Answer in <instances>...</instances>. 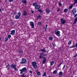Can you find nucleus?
<instances>
[{"mask_svg":"<svg viewBox=\"0 0 77 77\" xmlns=\"http://www.w3.org/2000/svg\"><path fill=\"white\" fill-rule=\"evenodd\" d=\"M27 61L26 59L23 58H22V61L20 62V63L21 65L25 64L27 63Z\"/></svg>","mask_w":77,"mask_h":77,"instance_id":"nucleus-1","label":"nucleus"},{"mask_svg":"<svg viewBox=\"0 0 77 77\" xmlns=\"http://www.w3.org/2000/svg\"><path fill=\"white\" fill-rule=\"evenodd\" d=\"M20 72V73L21 74H22L24 72H27V69L26 68V67H24L22 69H20L19 70Z\"/></svg>","mask_w":77,"mask_h":77,"instance_id":"nucleus-2","label":"nucleus"},{"mask_svg":"<svg viewBox=\"0 0 77 77\" xmlns=\"http://www.w3.org/2000/svg\"><path fill=\"white\" fill-rule=\"evenodd\" d=\"M32 66L34 68H36L38 66H37V63L35 61H33L32 63Z\"/></svg>","mask_w":77,"mask_h":77,"instance_id":"nucleus-3","label":"nucleus"},{"mask_svg":"<svg viewBox=\"0 0 77 77\" xmlns=\"http://www.w3.org/2000/svg\"><path fill=\"white\" fill-rule=\"evenodd\" d=\"M21 14L20 12H18V13L17 14V15L15 16V19H19V18H20V17L21 15Z\"/></svg>","mask_w":77,"mask_h":77,"instance_id":"nucleus-4","label":"nucleus"},{"mask_svg":"<svg viewBox=\"0 0 77 77\" xmlns=\"http://www.w3.org/2000/svg\"><path fill=\"white\" fill-rule=\"evenodd\" d=\"M46 54H44L43 53H41L40 54L39 58L40 59H42L44 58V56H45Z\"/></svg>","mask_w":77,"mask_h":77,"instance_id":"nucleus-5","label":"nucleus"},{"mask_svg":"<svg viewBox=\"0 0 77 77\" xmlns=\"http://www.w3.org/2000/svg\"><path fill=\"white\" fill-rule=\"evenodd\" d=\"M60 22L62 24H64L66 23V20L63 18L61 19Z\"/></svg>","mask_w":77,"mask_h":77,"instance_id":"nucleus-6","label":"nucleus"},{"mask_svg":"<svg viewBox=\"0 0 77 77\" xmlns=\"http://www.w3.org/2000/svg\"><path fill=\"white\" fill-rule=\"evenodd\" d=\"M29 23L30 24V26H31V28L33 29L35 27V26L34 25V23L33 22H30Z\"/></svg>","mask_w":77,"mask_h":77,"instance_id":"nucleus-7","label":"nucleus"},{"mask_svg":"<svg viewBox=\"0 0 77 77\" xmlns=\"http://www.w3.org/2000/svg\"><path fill=\"white\" fill-rule=\"evenodd\" d=\"M60 31H57L55 33V35H56L57 36H60Z\"/></svg>","mask_w":77,"mask_h":77,"instance_id":"nucleus-8","label":"nucleus"},{"mask_svg":"<svg viewBox=\"0 0 77 77\" xmlns=\"http://www.w3.org/2000/svg\"><path fill=\"white\" fill-rule=\"evenodd\" d=\"M22 14L23 16H26L27 15V12L26 11H23Z\"/></svg>","mask_w":77,"mask_h":77,"instance_id":"nucleus-9","label":"nucleus"},{"mask_svg":"<svg viewBox=\"0 0 77 77\" xmlns=\"http://www.w3.org/2000/svg\"><path fill=\"white\" fill-rule=\"evenodd\" d=\"M11 32L10 33L11 35H14V34L15 33V30H13L11 31Z\"/></svg>","mask_w":77,"mask_h":77,"instance_id":"nucleus-10","label":"nucleus"},{"mask_svg":"<svg viewBox=\"0 0 77 77\" xmlns=\"http://www.w3.org/2000/svg\"><path fill=\"white\" fill-rule=\"evenodd\" d=\"M46 63V57H43V61L42 63V64H44V63Z\"/></svg>","mask_w":77,"mask_h":77,"instance_id":"nucleus-11","label":"nucleus"},{"mask_svg":"<svg viewBox=\"0 0 77 77\" xmlns=\"http://www.w3.org/2000/svg\"><path fill=\"white\" fill-rule=\"evenodd\" d=\"M35 8L36 9H39L40 8V5H37L35 7Z\"/></svg>","mask_w":77,"mask_h":77,"instance_id":"nucleus-12","label":"nucleus"},{"mask_svg":"<svg viewBox=\"0 0 77 77\" xmlns=\"http://www.w3.org/2000/svg\"><path fill=\"white\" fill-rule=\"evenodd\" d=\"M77 17L75 18V19L74 20V21L73 22V24H76V23H77Z\"/></svg>","mask_w":77,"mask_h":77,"instance_id":"nucleus-13","label":"nucleus"},{"mask_svg":"<svg viewBox=\"0 0 77 77\" xmlns=\"http://www.w3.org/2000/svg\"><path fill=\"white\" fill-rule=\"evenodd\" d=\"M72 14L73 15H75V14L76 13V11L75 10H72Z\"/></svg>","mask_w":77,"mask_h":77,"instance_id":"nucleus-14","label":"nucleus"},{"mask_svg":"<svg viewBox=\"0 0 77 77\" xmlns=\"http://www.w3.org/2000/svg\"><path fill=\"white\" fill-rule=\"evenodd\" d=\"M40 51H42V52H45V53H46V51L45 49H40Z\"/></svg>","mask_w":77,"mask_h":77,"instance_id":"nucleus-15","label":"nucleus"},{"mask_svg":"<svg viewBox=\"0 0 77 77\" xmlns=\"http://www.w3.org/2000/svg\"><path fill=\"white\" fill-rule=\"evenodd\" d=\"M25 74H26V72L23 73V74L21 75L22 76L21 77H27L26 75H25Z\"/></svg>","mask_w":77,"mask_h":77,"instance_id":"nucleus-16","label":"nucleus"},{"mask_svg":"<svg viewBox=\"0 0 77 77\" xmlns=\"http://www.w3.org/2000/svg\"><path fill=\"white\" fill-rule=\"evenodd\" d=\"M13 69L16 71H18V69L16 68V65H14V68Z\"/></svg>","mask_w":77,"mask_h":77,"instance_id":"nucleus-17","label":"nucleus"},{"mask_svg":"<svg viewBox=\"0 0 77 77\" xmlns=\"http://www.w3.org/2000/svg\"><path fill=\"white\" fill-rule=\"evenodd\" d=\"M22 2L23 3H24V4H26L27 2L26 0H22Z\"/></svg>","mask_w":77,"mask_h":77,"instance_id":"nucleus-18","label":"nucleus"},{"mask_svg":"<svg viewBox=\"0 0 77 77\" xmlns=\"http://www.w3.org/2000/svg\"><path fill=\"white\" fill-rule=\"evenodd\" d=\"M8 37H6L5 38V42H7L8 41Z\"/></svg>","mask_w":77,"mask_h":77,"instance_id":"nucleus-19","label":"nucleus"},{"mask_svg":"<svg viewBox=\"0 0 77 77\" xmlns=\"http://www.w3.org/2000/svg\"><path fill=\"white\" fill-rule=\"evenodd\" d=\"M58 75H63V73L62 72L60 71L59 72Z\"/></svg>","mask_w":77,"mask_h":77,"instance_id":"nucleus-20","label":"nucleus"},{"mask_svg":"<svg viewBox=\"0 0 77 77\" xmlns=\"http://www.w3.org/2000/svg\"><path fill=\"white\" fill-rule=\"evenodd\" d=\"M37 3H33L32 5L33 6H35V7H36V6H37L38 5H37Z\"/></svg>","mask_w":77,"mask_h":77,"instance_id":"nucleus-21","label":"nucleus"},{"mask_svg":"<svg viewBox=\"0 0 77 77\" xmlns=\"http://www.w3.org/2000/svg\"><path fill=\"white\" fill-rule=\"evenodd\" d=\"M46 12L47 14H49V13L50 12V10H46Z\"/></svg>","mask_w":77,"mask_h":77,"instance_id":"nucleus-22","label":"nucleus"},{"mask_svg":"<svg viewBox=\"0 0 77 77\" xmlns=\"http://www.w3.org/2000/svg\"><path fill=\"white\" fill-rule=\"evenodd\" d=\"M14 65H14V64H13L11 65V68H14Z\"/></svg>","mask_w":77,"mask_h":77,"instance_id":"nucleus-23","label":"nucleus"},{"mask_svg":"<svg viewBox=\"0 0 77 77\" xmlns=\"http://www.w3.org/2000/svg\"><path fill=\"white\" fill-rule=\"evenodd\" d=\"M54 61H52L51 62V65H53V64H54Z\"/></svg>","mask_w":77,"mask_h":77,"instance_id":"nucleus-24","label":"nucleus"},{"mask_svg":"<svg viewBox=\"0 0 77 77\" xmlns=\"http://www.w3.org/2000/svg\"><path fill=\"white\" fill-rule=\"evenodd\" d=\"M53 38L52 37H50L49 38V39L50 40V41H52Z\"/></svg>","mask_w":77,"mask_h":77,"instance_id":"nucleus-25","label":"nucleus"},{"mask_svg":"<svg viewBox=\"0 0 77 77\" xmlns=\"http://www.w3.org/2000/svg\"><path fill=\"white\" fill-rule=\"evenodd\" d=\"M41 15L39 14L38 16V17H37V19L38 20L39 19V18H41Z\"/></svg>","mask_w":77,"mask_h":77,"instance_id":"nucleus-26","label":"nucleus"},{"mask_svg":"<svg viewBox=\"0 0 77 77\" xmlns=\"http://www.w3.org/2000/svg\"><path fill=\"white\" fill-rule=\"evenodd\" d=\"M72 42V41L70 40L69 41L68 43V44L69 45H70V44H71V42Z\"/></svg>","mask_w":77,"mask_h":77,"instance_id":"nucleus-27","label":"nucleus"},{"mask_svg":"<svg viewBox=\"0 0 77 77\" xmlns=\"http://www.w3.org/2000/svg\"><path fill=\"white\" fill-rule=\"evenodd\" d=\"M56 72H57V70H55L53 72V73L54 74H56Z\"/></svg>","mask_w":77,"mask_h":77,"instance_id":"nucleus-28","label":"nucleus"},{"mask_svg":"<svg viewBox=\"0 0 77 77\" xmlns=\"http://www.w3.org/2000/svg\"><path fill=\"white\" fill-rule=\"evenodd\" d=\"M38 11L40 12L41 14H42V10H38Z\"/></svg>","mask_w":77,"mask_h":77,"instance_id":"nucleus-29","label":"nucleus"},{"mask_svg":"<svg viewBox=\"0 0 77 77\" xmlns=\"http://www.w3.org/2000/svg\"><path fill=\"white\" fill-rule=\"evenodd\" d=\"M59 50V51H61V52H62V51H63V49H62V48H60Z\"/></svg>","mask_w":77,"mask_h":77,"instance_id":"nucleus-30","label":"nucleus"},{"mask_svg":"<svg viewBox=\"0 0 77 77\" xmlns=\"http://www.w3.org/2000/svg\"><path fill=\"white\" fill-rule=\"evenodd\" d=\"M37 75L38 76H39L40 75H41V73L40 72H38L37 73Z\"/></svg>","mask_w":77,"mask_h":77,"instance_id":"nucleus-31","label":"nucleus"},{"mask_svg":"<svg viewBox=\"0 0 77 77\" xmlns=\"http://www.w3.org/2000/svg\"><path fill=\"white\" fill-rule=\"evenodd\" d=\"M41 24H42V23H41V22H38V25H41Z\"/></svg>","mask_w":77,"mask_h":77,"instance_id":"nucleus-32","label":"nucleus"},{"mask_svg":"<svg viewBox=\"0 0 77 77\" xmlns=\"http://www.w3.org/2000/svg\"><path fill=\"white\" fill-rule=\"evenodd\" d=\"M77 56V54H76L75 56H73V58H74V59H75V57H76Z\"/></svg>","mask_w":77,"mask_h":77,"instance_id":"nucleus-33","label":"nucleus"},{"mask_svg":"<svg viewBox=\"0 0 77 77\" xmlns=\"http://www.w3.org/2000/svg\"><path fill=\"white\" fill-rule=\"evenodd\" d=\"M73 6V5H71L69 7V9H71Z\"/></svg>","mask_w":77,"mask_h":77,"instance_id":"nucleus-34","label":"nucleus"},{"mask_svg":"<svg viewBox=\"0 0 77 77\" xmlns=\"http://www.w3.org/2000/svg\"><path fill=\"white\" fill-rule=\"evenodd\" d=\"M46 72H45L44 73V74H43V77H44L45 76H46Z\"/></svg>","mask_w":77,"mask_h":77,"instance_id":"nucleus-35","label":"nucleus"},{"mask_svg":"<svg viewBox=\"0 0 77 77\" xmlns=\"http://www.w3.org/2000/svg\"><path fill=\"white\" fill-rule=\"evenodd\" d=\"M8 38H11V35H8Z\"/></svg>","mask_w":77,"mask_h":77,"instance_id":"nucleus-36","label":"nucleus"},{"mask_svg":"<svg viewBox=\"0 0 77 77\" xmlns=\"http://www.w3.org/2000/svg\"><path fill=\"white\" fill-rule=\"evenodd\" d=\"M74 47H75V46L74 45H73L72 46L70 47V48H74Z\"/></svg>","mask_w":77,"mask_h":77,"instance_id":"nucleus-37","label":"nucleus"},{"mask_svg":"<svg viewBox=\"0 0 77 77\" xmlns=\"http://www.w3.org/2000/svg\"><path fill=\"white\" fill-rule=\"evenodd\" d=\"M58 5L59 6H62V4L60 2L59 3Z\"/></svg>","mask_w":77,"mask_h":77,"instance_id":"nucleus-38","label":"nucleus"},{"mask_svg":"<svg viewBox=\"0 0 77 77\" xmlns=\"http://www.w3.org/2000/svg\"><path fill=\"white\" fill-rule=\"evenodd\" d=\"M62 64V62H61V63L59 64V65L58 66V67L59 68V66L61 65Z\"/></svg>","mask_w":77,"mask_h":77,"instance_id":"nucleus-39","label":"nucleus"},{"mask_svg":"<svg viewBox=\"0 0 77 77\" xmlns=\"http://www.w3.org/2000/svg\"><path fill=\"white\" fill-rule=\"evenodd\" d=\"M14 0H8V2H14Z\"/></svg>","mask_w":77,"mask_h":77,"instance_id":"nucleus-40","label":"nucleus"},{"mask_svg":"<svg viewBox=\"0 0 77 77\" xmlns=\"http://www.w3.org/2000/svg\"><path fill=\"white\" fill-rule=\"evenodd\" d=\"M75 16H74V18H75V17H77V14H74Z\"/></svg>","mask_w":77,"mask_h":77,"instance_id":"nucleus-41","label":"nucleus"},{"mask_svg":"<svg viewBox=\"0 0 77 77\" xmlns=\"http://www.w3.org/2000/svg\"><path fill=\"white\" fill-rule=\"evenodd\" d=\"M52 45H53V46H54V47H55V46H56V44H55V43L52 44Z\"/></svg>","mask_w":77,"mask_h":77,"instance_id":"nucleus-42","label":"nucleus"},{"mask_svg":"<svg viewBox=\"0 0 77 77\" xmlns=\"http://www.w3.org/2000/svg\"><path fill=\"white\" fill-rule=\"evenodd\" d=\"M19 53H23V51H20Z\"/></svg>","mask_w":77,"mask_h":77,"instance_id":"nucleus-43","label":"nucleus"},{"mask_svg":"<svg viewBox=\"0 0 77 77\" xmlns=\"http://www.w3.org/2000/svg\"><path fill=\"white\" fill-rule=\"evenodd\" d=\"M68 11V10H64V12H66Z\"/></svg>","mask_w":77,"mask_h":77,"instance_id":"nucleus-44","label":"nucleus"},{"mask_svg":"<svg viewBox=\"0 0 77 77\" xmlns=\"http://www.w3.org/2000/svg\"><path fill=\"white\" fill-rule=\"evenodd\" d=\"M65 65H64L63 67V69H65Z\"/></svg>","mask_w":77,"mask_h":77,"instance_id":"nucleus-45","label":"nucleus"},{"mask_svg":"<svg viewBox=\"0 0 77 77\" xmlns=\"http://www.w3.org/2000/svg\"><path fill=\"white\" fill-rule=\"evenodd\" d=\"M8 66H9V64H8V65L6 66V68L8 67Z\"/></svg>","mask_w":77,"mask_h":77,"instance_id":"nucleus-46","label":"nucleus"},{"mask_svg":"<svg viewBox=\"0 0 77 77\" xmlns=\"http://www.w3.org/2000/svg\"><path fill=\"white\" fill-rule=\"evenodd\" d=\"M74 46L75 47H77V43H76V44Z\"/></svg>","mask_w":77,"mask_h":77,"instance_id":"nucleus-47","label":"nucleus"},{"mask_svg":"<svg viewBox=\"0 0 77 77\" xmlns=\"http://www.w3.org/2000/svg\"><path fill=\"white\" fill-rule=\"evenodd\" d=\"M7 68H8V70H10V68L9 67H8Z\"/></svg>","mask_w":77,"mask_h":77,"instance_id":"nucleus-48","label":"nucleus"},{"mask_svg":"<svg viewBox=\"0 0 77 77\" xmlns=\"http://www.w3.org/2000/svg\"><path fill=\"white\" fill-rule=\"evenodd\" d=\"M74 2L77 3V0H74Z\"/></svg>","mask_w":77,"mask_h":77,"instance_id":"nucleus-49","label":"nucleus"},{"mask_svg":"<svg viewBox=\"0 0 77 77\" xmlns=\"http://www.w3.org/2000/svg\"><path fill=\"white\" fill-rule=\"evenodd\" d=\"M31 12H32V14H34V11H32V10H31Z\"/></svg>","mask_w":77,"mask_h":77,"instance_id":"nucleus-50","label":"nucleus"},{"mask_svg":"<svg viewBox=\"0 0 77 77\" xmlns=\"http://www.w3.org/2000/svg\"><path fill=\"white\" fill-rule=\"evenodd\" d=\"M29 73H31V74H32V71H29Z\"/></svg>","mask_w":77,"mask_h":77,"instance_id":"nucleus-51","label":"nucleus"},{"mask_svg":"<svg viewBox=\"0 0 77 77\" xmlns=\"http://www.w3.org/2000/svg\"><path fill=\"white\" fill-rule=\"evenodd\" d=\"M45 31H47V27H45Z\"/></svg>","mask_w":77,"mask_h":77,"instance_id":"nucleus-52","label":"nucleus"},{"mask_svg":"<svg viewBox=\"0 0 77 77\" xmlns=\"http://www.w3.org/2000/svg\"><path fill=\"white\" fill-rule=\"evenodd\" d=\"M16 13H17V12L16 11H15V12H14V15H15V14H16Z\"/></svg>","mask_w":77,"mask_h":77,"instance_id":"nucleus-53","label":"nucleus"},{"mask_svg":"<svg viewBox=\"0 0 77 77\" xmlns=\"http://www.w3.org/2000/svg\"><path fill=\"white\" fill-rule=\"evenodd\" d=\"M45 77H52L51 76V75H49L48 77H47V76H46Z\"/></svg>","mask_w":77,"mask_h":77,"instance_id":"nucleus-54","label":"nucleus"},{"mask_svg":"<svg viewBox=\"0 0 77 77\" xmlns=\"http://www.w3.org/2000/svg\"><path fill=\"white\" fill-rule=\"evenodd\" d=\"M76 3H76V2H74V3H73V5H75V4Z\"/></svg>","mask_w":77,"mask_h":77,"instance_id":"nucleus-55","label":"nucleus"},{"mask_svg":"<svg viewBox=\"0 0 77 77\" xmlns=\"http://www.w3.org/2000/svg\"><path fill=\"white\" fill-rule=\"evenodd\" d=\"M72 10H76V8H74L72 9Z\"/></svg>","mask_w":77,"mask_h":77,"instance_id":"nucleus-56","label":"nucleus"},{"mask_svg":"<svg viewBox=\"0 0 77 77\" xmlns=\"http://www.w3.org/2000/svg\"><path fill=\"white\" fill-rule=\"evenodd\" d=\"M48 26V25H46L45 26V27H47Z\"/></svg>","mask_w":77,"mask_h":77,"instance_id":"nucleus-57","label":"nucleus"},{"mask_svg":"<svg viewBox=\"0 0 77 77\" xmlns=\"http://www.w3.org/2000/svg\"><path fill=\"white\" fill-rule=\"evenodd\" d=\"M59 11H60V10H58L57 11V12H59Z\"/></svg>","mask_w":77,"mask_h":77,"instance_id":"nucleus-58","label":"nucleus"},{"mask_svg":"<svg viewBox=\"0 0 77 77\" xmlns=\"http://www.w3.org/2000/svg\"><path fill=\"white\" fill-rule=\"evenodd\" d=\"M0 40H2V38H0Z\"/></svg>","mask_w":77,"mask_h":77,"instance_id":"nucleus-59","label":"nucleus"},{"mask_svg":"<svg viewBox=\"0 0 77 77\" xmlns=\"http://www.w3.org/2000/svg\"><path fill=\"white\" fill-rule=\"evenodd\" d=\"M64 10H68L67 9H64Z\"/></svg>","mask_w":77,"mask_h":77,"instance_id":"nucleus-60","label":"nucleus"},{"mask_svg":"<svg viewBox=\"0 0 77 77\" xmlns=\"http://www.w3.org/2000/svg\"><path fill=\"white\" fill-rule=\"evenodd\" d=\"M43 29H45V27H44L43 28Z\"/></svg>","mask_w":77,"mask_h":77,"instance_id":"nucleus-61","label":"nucleus"},{"mask_svg":"<svg viewBox=\"0 0 77 77\" xmlns=\"http://www.w3.org/2000/svg\"><path fill=\"white\" fill-rule=\"evenodd\" d=\"M1 10H0V12H1Z\"/></svg>","mask_w":77,"mask_h":77,"instance_id":"nucleus-62","label":"nucleus"},{"mask_svg":"<svg viewBox=\"0 0 77 77\" xmlns=\"http://www.w3.org/2000/svg\"><path fill=\"white\" fill-rule=\"evenodd\" d=\"M70 70H71V69H69V71H70Z\"/></svg>","mask_w":77,"mask_h":77,"instance_id":"nucleus-63","label":"nucleus"},{"mask_svg":"<svg viewBox=\"0 0 77 77\" xmlns=\"http://www.w3.org/2000/svg\"><path fill=\"white\" fill-rule=\"evenodd\" d=\"M39 10H41V9H39Z\"/></svg>","mask_w":77,"mask_h":77,"instance_id":"nucleus-64","label":"nucleus"}]
</instances>
